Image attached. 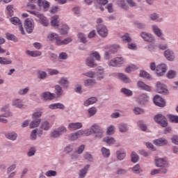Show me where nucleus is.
<instances>
[{
  "label": "nucleus",
  "mask_w": 178,
  "mask_h": 178,
  "mask_svg": "<svg viewBox=\"0 0 178 178\" xmlns=\"http://www.w3.org/2000/svg\"><path fill=\"white\" fill-rule=\"evenodd\" d=\"M41 123V119H36L32 121L29 125L31 129H34L35 127H38L40 124Z\"/></svg>",
  "instance_id": "obj_34"
},
{
  "label": "nucleus",
  "mask_w": 178,
  "mask_h": 178,
  "mask_svg": "<svg viewBox=\"0 0 178 178\" xmlns=\"http://www.w3.org/2000/svg\"><path fill=\"white\" fill-rule=\"evenodd\" d=\"M91 130L93 131V133H95L96 138H102L104 136V131H102L101 127H99L97 124H94L91 127Z\"/></svg>",
  "instance_id": "obj_7"
},
{
  "label": "nucleus",
  "mask_w": 178,
  "mask_h": 178,
  "mask_svg": "<svg viewBox=\"0 0 178 178\" xmlns=\"http://www.w3.org/2000/svg\"><path fill=\"white\" fill-rule=\"evenodd\" d=\"M25 29L27 33H33V30H34V21L33 19L28 18L25 20Z\"/></svg>",
  "instance_id": "obj_8"
},
{
  "label": "nucleus",
  "mask_w": 178,
  "mask_h": 178,
  "mask_svg": "<svg viewBox=\"0 0 178 178\" xmlns=\"http://www.w3.org/2000/svg\"><path fill=\"white\" fill-rule=\"evenodd\" d=\"M121 92H123L125 95H127L128 97H131L133 95V92L130 90L129 89L122 88L121 89Z\"/></svg>",
  "instance_id": "obj_44"
},
{
  "label": "nucleus",
  "mask_w": 178,
  "mask_h": 178,
  "mask_svg": "<svg viewBox=\"0 0 178 178\" xmlns=\"http://www.w3.org/2000/svg\"><path fill=\"white\" fill-rule=\"evenodd\" d=\"M133 173H135V175H138L140 173H143V170L141 169V166H140V164L135 165L132 169H131Z\"/></svg>",
  "instance_id": "obj_31"
},
{
  "label": "nucleus",
  "mask_w": 178,
  "mask_h": 178,
  "mask_svg": "<svg viewBox=\"0 0 178 178\" xmlns=\"http://www.w3.org/2000/svg\"><path fill=\"white\" fill-rule=\"evenodd\" d=\"M167 118L171 123H178V115H173L172 114L168 115Z\"/></svg>",
  "instance_id": "obj_37"
},
{
  "label": "nucleus",
  "mask_w": 178,
  "mask_h": 178,
  "mask_svg": "<svg viewBox=\"0 0 178 178\" xmlns=\"http://www.w3.org/2000/svg\"><path fill=\"white\" fill-rule=\"evenodd\" d=\"M118 76L119 79L123 81V83H131V81L130 80V78H129L127 76L124 75V74L118 73Z\"/></svg>",
  "instance_id": "obj_27"
},
{
  "label": "nucleus",
  "mask_w": 178,
  "mask_h": 178,
  "mask_svg": "<svg viewBox=\"0 0 178 178\" xmlns=\"http://www.w3.org/2000/svg\"><path fill=\"white\" fill-rule=\"evenodd\" d=\"M90 168L89 165H87L83 169H82L79 172V177L80 178H83L86 175H87V170H88V168Z\"/></svg>",
  "instance_id": "obj_40"
},
{
  "label": "nucleus",
  "mask_w": 178,
  "mask_h": 178,
  "mask_svg": "<svg viewBox=\"0 0 178 178\" xmlns=\"http://www.w3.org/2000/svg\"><path fill=\"white\" fill-rule=\"evenodd\" d=\"M113 66H120V65H123V58L117 57L113 60Z\"/></svg>",
  "instance_id": "obj_30"
},
{
  "label": "nucleus",
  "mask_w": 178,
  "mask_h": 178,
  "mask_svg": "<svg viewBox=\"0 0 178 178\" xmlns=\"http://www.w3.org/2000/svg\"><path fill=\"white\" fill-rule=\"evenodd\" d=\"M150 19L152 20H154V22H158L159 23H161V22H163V18L159 17V15L156 13H153L150 15Z\"/></svg>",
  "instance_id": "obj_29"
},
{
  "label": "nucleus",
  "mask_w": 178,
  "mask_h": 178,
  "mask_svg": "<svg viewBox=\"0 0 178 178\" xmlns=\"http://www.w3.org/2000/svg\"><path fill=\"white\" fill-rule=\"evenodd\" d=\"M26 54L29 55V56H33V58H35L37 56H41L42 53L40 51H30L27 50L26 51Z\"/></svg>",
  "instance_id": "obj_25"
},
{
  "label": "nucleus",
  "mask_w": 178,
  "mask_h": 178,
  "mask_svg": "<svg viewBox=\"0 0 178 178\" xmlns=\"http://www.w3.org/2000/svg\"><path fill=\"white\" fill-rule=\"evenodd\" d=\"M164 56L168 60H175V53L170 49H167L164 51Z\"/></svg>",
  "instance_id": "obj_19"
},
{
  "label": "nucleus",
  "mask_w": 178,
  "mask_h": 178,
  "mask_svg": "<svg viewBox=\"0 0 178 178\" xmlns=\"http://www.w3.org/2000/svg\"><path fill=\"white\" fill-rule=\"evenodd\" d=\"M83 127V124L81 122H72L68 124L69 130H79Z\"/></svg>",
  "instance_id": "obj_17"
},
{
  "label": "nucleus",
  "mask_w": 178,
  "mask_h": 178,
  "mask_svg": "<svg viewBox=\"0 0 178 178\" xmlns=\"http://www.w3.org/2000/svg\"><path fill=\"white\" fill-rule=\"evenodd\" d=\"M58 83L65 88H67L69 87V81H67V79L66 78H61Z\"/></svg>",
  "instance_id": "obj_36"
},
{
  "label": "nucleus",
  "mask_w": 178,
  "mask_h": 178,
  "mask_svg": "<svg viewBox=\"0 0 178 178\" xmlns=\"http://www.w3.org/2000/svg\"><path fill=\"white\" fill-rule=\"evenodd\" d=\"M155 165L156 168H169V163L166 157L156 159Z\"/></svg>",
  "instance_id": "obj_3"
},
{
  "label": "nucleus",
  "mask_w": 178,
  "mask_h": 178,
  "mask_svg": "<svg viewBox=\"0 0 178 178\" xmlns=\"http://www.w3.org/2000/svg\"><path fill=\"white\" fill-rule=\"evenodd\" d=\"M154 122L160 124L161 127H168V120L166 117L162 114H157L154 117Z\"/></svg>",
  "instance_id": "obj_1"
},
{
  "label": "nucleus",
  "mask_w": 178,
  "mask_h": 178,
  "mask_svg": "<svg viewBox=\"0 0 178 178\" xmlns=\"http://www.w3.org/2000/svg\"><path fill=\"white\" fill-rule=\"evenodd\" d=\"M7 10L8 12V15L10 17L13 16V6H12V5L8 6Z\"/></svg>",
  "instance_id": "obj_62"
},
{
  "label": "nucleus",
  "mask_w": 178,
  "mask_h": 178,
  "mask_svg": "<svg viewBox=\"0 0 178 178\" xmlns=\"http://www.w3.org/2000/svg\"><path fill=\"white\" fill-rule=\"evenodd\" d=\"M154 102L156 106H160L161 108H163V106H166V102H165V99L161 97L159 95H156L154 97Z\"/></svg>",
  "instance_id": "obj_10"
},
{
  "label": "nucleus",
  "mask_w": 178,
  "mask_h": 178,
  "mask_svg": "<svg viewBox=\"0 0 178 178\" xmlns=\"http://www.w3.org/2000/svg\"><path fill=\"white\" fill-rule=\"evenodd\" d=\"M97 33L101 37H106L108 35V29L104 25H100L97 28Z\"/></svg>",
  "instance_id": "obj_15"
},
{
  "label": "nucleus",
  "mask_w": 178,
  "mask_h": 178,
  "mask_svg": "<svg viewBox=\"0 0 178 178\" xmlns=\"http://www.w3.org/2000/svg\"><path fill=\"white\" fill-rule=\"evenodd\" d=\"M116 155L119 161H123L126 158V150L124 149H120L116 152Z\"/></svg>",
  "instance_id": "obj_20"
},
{
  "label": "nucleus",
  "mask_w": 178,
  "mask_h": 178,
  "mask_svg": "<svg viewBox=\"0 0 178 178\" xmlns=\"http://www.w3.org/2000/svg\"><path fill=\"white\" fill-rule=\"evenodd\" d=\"M134 112L135 115H141V113H144V111L143 109H141L140 108L136 107L134 109Z\"/></svg>",
  "instance_id": "obj_58"
},
{
  "label": "nucleus",
  "mask_w": 178,
  "mask_h": 178,
  "mask_svg": "<svg viewBox=\"0 0 178 178\" xmlns=\"http://www.w3.org/2000/svg\"><path fill=\"white\" fill-rule=\"evenodd\" d=\"M13 105L14 106H17V108H23V104H22V101L20 99H16L13 102Z\"/></svg>",
  "instance_id": "obj_49"
},
{
  "label": "nucleus",
  "mask_w": 178,
  "mask_h": 178,
  "mask_svg": "<svg viewBox=\"0 0 178 178\" xmlns=\"http://www.w3.org/2000/svg\"><path fill=\"white\" fill-rule=\"evenodd\" d=\"M137 86L140 90H145V91H151V87L144 83V82L141 81H138Z\"/></svg>",
  "instance_id": "obj_22"
},
{
  "label": "nucleus",
  "mask_w": 178,
  "mask_h": 178,
  "mask_svg": "<svg viewBox=\"0 0 178 178\" xmlns=\"http://www.w3.org/2000/svg\"><path fill=\"white\" fill-rule=\"evenodd\" d=\"M6 137L8 138V140H12L13 141H15V140L17 138V134L16 133L12 132L10 134H7L6 135Z\"/></svg>",
  "instance_id": "obj_41"
},
{
  "label": "nucleus",
  "mask_w": 178,
  "mask_h": 178,
  "mask_svg": "<svg viewBox=\"0 0 178 178\" xmlns=\"http://www.w3.org/2000/svg\"><path fill=\"white\" fill-rule=\"evenodd\" d=\"M118 129L120 133H126L129 130V125L124 123H120L118 124Z\"/></svg>",
  "instance_id": "obj_28"
},
{
  "label": "nucleus",
  "mask_w": 178,
  "mask_h": 178,
  "mask_svg": "<svg viewBox=\"0 0 178 178\" xmlns=\"http://www.w3.org/2000/svg\"><path fill=\"white\" fill-rule=\"evenodd\" d=\"M152 29L153 30V33H154L155 35H157V37H162V35L163 34L162 33V30L158 27L156 25H153L152 26Z\"/></svg>",
  "instance_id": "obj_23"
},
{
  "label": "nucleus",
  "mask_w": 178,
  "mask_h": 178,
  "mask_svg": "<svg viewBox=\"0 0 178 178\" xmlns=\"http://www.w3.org/2000/svg\"><path fill=\"white\" fill-rule=\"evenodd\" d=\"M140 155H143V156H149L151 153L149 152H147L144 149L139 150Z\"/></svg>",
  "instance_id": "obj_61"
},
{
  "label": "nucleus",
  "mask_w": 178,
  "mask_h": 178,
  "mask_svg": "<svg viewBox=\"0 0 178 178\" xmlns=\"http://www.w3.org/2000/svg\"><path fill=\"white\" fill-rule=\"evenodd\" d=\"M10 22L12 23V24H14L15 26H19V31H21V33L24 35L26 34V32H24V29H23V25L22 24V22L17 17H13L10 19Z\"/></svg>",
  "instance_id": "obj_4"
},
{
  "label": "nucleus",
  "mask_w": 178,
  "mask_h": 178,
  "mask_svg": "<svg viewBox=\"0 0 178 178\" xmlns=\"http://www.w3.org/2000/svg\"><path fill=\"white\" fill-rule=\"evenodd\" d=\"M88 113L90 116H94L97 113V108L95 107H92L88 109Z\"/></svg>",
  "instance_id": "obj_59"
},
{
  "label": "nucleus",
  "mask_w": 178,
  "mask_h": 178,
  "mask_svg": "<svg viewBox=\"0 0 178 178\" xmlns=\"http://www.w3.org/2000/svg\"><path fill=\"white\" fill-rule=\"evenodd\" d=\"M168 168L169 167H161V168L159 169L160 175H166L168 172Z\"/></svg>",
  "instance_id": "obj_63"
},
{
  "label": "nucleus",
  "mask_w": 178,
  "mask_h": 178,
  "mask_svg": "<svg viewBox=\"0 0 178 178\" xmlns=\"http://www.w3.org/2000/svg\"><path fill=\"white\" fill-rule=\"evenodd\" d=\"M60 37L56 33H50L47 36L48 41H55L56 45L59 43Z\"/></svg>",
  "instance_id": "obj_18"
},
{
  "label": "nucleus",
  "mask_w": 178,
  "mask_h": 178,
  "mask_svg": "<svg viewBox=\"0 0 178 178\" xmlns=\"http://www.w3.org/2000/svg\"><path fill=\"white\" fill-rule=\"evenodd\" d=\"M84 84L86 87H92L95 84V81L94 79H87L85 81Z\"/></svg>",
  "instance_id": "obj_43"
},
{
  "label": "nucleus",
  "mask_w": 178,
  "mask_h": 178,
  "mask_svg": "<svg viewBox=\"0 0 178 178\" xmlns=\"http://www.w3.org/2000/svg\"><path fill=\"white\" fill-rule=\"evenodd\" d=\"M42 97L44 99H54V98H55V94L49 92H45L42 93Z\"/></svg>",
  "instance_id": "obj_33"
},
{
  "label": "nucleus",
  "mask_w": 178,
  "mask_h": 178,
  "mask_svg": "<svg viewBox=\"0 0 178 178\" xmlns=\"http://www.w3.org/2000/svg\"><path fill=\"white\" fill-rule=\"evenodd\" d=\"M55 90H56V95H58V97H59L60 95H62L63 92L62 90V87H60L59 85H56L55 86Z\"/></svg>",
  "instance_id": "obj_50"
},
{
  "label": "nucleus",
  "mask_w": 178,
  "mask_h": 178,
  "mask_svg": "<svg viewBox=\"0 0 178 178\" xmlns=\"http://www.w3.org/2000/svg\"><path fill=\"white\" fill-rule=\"evenodd\" d=\"M96 102H97V97H90L84 102V106H88L90 105H92V104H95Z\"/></svg>",
  "instance_id": "obj_35"
},
{
  "label": "nucleus",
  "mask_w": 178,
  "mask_h": 178,
  "mask_svg": "<svg viewBox=\"0 0 178 178\" xmlns=\"http://www.w3.org/2000/svg\"><path fill=\"white\" fill-rule=\"evenodd\" d=\"M149 101V97L147 94H141L137 99V102L140 105H145Z\"/></svg>",
  "instance_id": "obj_11"
},
{
  "label": "nucleus",
  "mask_w": 178,
  "mask_h": 178,
  "mask_svg": "<svg viewBox=\"0 0 178 178\" xmlns=\"http://www.w3.org/2000/svg\"><path fill=\"white\" fill-rule=\"evenodd\" d=\"M70 42H72V39L70 38H66L64 40H60V38L58 45H67V44H70Z\"/></svg>",
  "instance_id": "obj_46"
},
{
  "label": "nucleus",
  "mask_w": 178,
  "mask_h": 178,
  "mask_svg": "<svg viewBox=\"0 0 178 178\" xmlns=\"http://www.w3.org/2000/svg\"><path fill=\"white\" fill-rule=\"evenodd\" d=\"M40 128L42 130L47 131L49 130V129H51V125H49V122H48L47 121H44L41 123Z\"/></svg>",
  "instance_id": "obj_39"
},
{
  "label": "nucleus",
  "mask_w": 178,
  "mask_h": 178,
  "mask_svg": "<svg viewBox=\"0 0 178 178\" xmlns=\"http://www.w3.org/2000/svg\"><path fill=\"white\" fill-rule=\"evenodd\" d=\"M51 24L53 27H59V17L58 15L51 17Z\"/></svg>",
  "instance_id": "obj_26"
},
{
  "label": "nucleus",
  "mask_w": 178,
  "mask_h": 178,
  "mask_svg": "<svg viewBox=\"0 0 178 178\" xmlns=\"http://www.w3.org/2000/svg\"><path fill=\"white\" fill-rule=\"evenodd\" d=\"M176 76V71L175 70H170L167 74L168 79H175Z\"/></svg>",
  "instance_id": "obj_52"
},
{
  "label": "nucleus",
  "mask_w": 178,
  "mask_h": 178,
  "mask_svg": "<svg viewBox=\"0 0 178 178\" xmlns=\"http://www.w3.org/2000/svg\"><path fill=\"white\" fill-rule=\"evenodd\" d=\"M156 91L159 94H163V95H168L169 94V90H168L166 85L161 82H157L156 83Z\"/></svg>",
  "instance_id": "obj_5"
},
{
  "label": "nucleus",
  "mask_w": 178,
  "mask_h": 178,
  "mask_svg": "<svg viewBox=\"0 0 178 178\" xmlns=\"http://www.w3.org/2000/svg\"><path fill=\"white\" fill-rule=\"evenodd\" d=\"M67 131V129L65 127H60L58 128V130H54L51 133V138H58L59 136H62L63 133H66Z\"/></svg>",
  "instance_id": "obj_6"
},
{
  "label": "nucleus",
  "mask_w": 178,
  "mask_h": 178,
  "mask_svg": "<svg viewBox=\"0 0 178 178\" xmlns=\"http://www.w3.org/2000/svg\"><path fill=\"white\" fill-rule=\"evenodd\" d=\"M28 12H29L31 15H33V16H36V17H38L42 26L47 27L49 24V21H48L47 17L40 14V13L31 10H28Z\"/></svg>",
  "instance_id": "obj_2"
},
{
  "label": "nucleus",
  "mask_w": 178,
  "mask_h": 178,
  "mask_svg": "<svg viewBox=\"0 0 178 178\" xmlns=\"http://www.w3.org/2000/svg\"><path fill=\"white\" fill-rule=\"evenodd\" d=\"M45 175L47 176V177H51L52 176H56L57 172L54 170H49L46 172Z\"/></svg>",
  "instance_id": "obj_56"
},
{
  "label": "nucleus",
  "mask_w": 178,
  "mask_h": 178,
  "mask_svg": "<svg viewBox=\"0 0 178 178\" xmlns=\"http://www.w3.org/2000/svg\"><path fill=\"white\" fill-rule=\"evenodd\" d=\"M127 2L130 8H136L137 6V3L134 0H127Z\"/></svg>",
  "instance_id": "obj_57"
},
{
  "label": "nucleus",
  "mask_w": 178,
  "mask_h": 178,
  "mask_svg": "<svg viewBox=\"0 0 178 178\" xmlns=\"http://www.w3.org/2000/svg\"><path fill=\"white\" fill-rule=\"evenodd\" d=\"M83 134H84V131L79 130L76 133L72 134L70 136V140H77V138H80V137H81Z\"/></svg>",
  "instance_id": "obj_21"
},
{
  "label": "nucleus",
  "mask_w": 178,
  "mask_h": 178,
  "mask_svg": "<svg viewBox=\"0 0 178 178\" xmlns=\"http://www.w3.org/2000/svg\"><path fill=\"white\" fill-rule=\"evenodd\" d=\"M37 3L40 8H43L44 12H47L49 9V2L47 1L38 0Z\"/></svg>",
  "instance_id": "obj_16"
},
{
  "label": "nucleus",
  "mask_w": 178,
  "mask_h": 178,
  "mask_svg": "<svg viewBox=\"0 0 178 178\" xmlns=\"http://www.w3.org/2000/svg\"><path fill=\"white\" fill-rule=\"evenodd\" d=\"M140 77H143L144 79H151V75H149V74L145 71H140Z\"/></svg>",
  "instance_id": "obj_54"
},
{
  "label": "nucleus",
  "mask_w": 178,
  "mask_h": 178,
  "mask_svg": "<svg viewBox=\"0 0 178 178\" xmlns=\"http://www.w3.org/2000/svg\"><path fill=\"white\" fill-rule=\"evenodd\" d=\"M121 38L122 41H125V42H131V38H130V35L129 33H125L121 37Z\"/></svg>",
  "instance_id": "obj_47"
},
{
  "label": "nucleus",
  "mask_w": 178,
  "mask_h": 178,
  "mask_svg": "<svg viewBox=\"0 0 178 178\" xmlns=\"http://www.w3.org/2000/svg\"><path fill=\"white\" fill-rule=\"evenodd\" d=\"M12 63L11 60H8L6 58L0 57V65H10Z\"/></svg>",
  "instance_id": "obj_45"
},
{
  "label": "nucleus",
  "mask_w": 178,
  "mask_h": 178,
  "mask_svg": "<svg viewBox=\"0 0 178 178\" xmlns=\"http://www.w3.org/2000/svg\"><path fill=\"white\" fill-rule=\"evenodd\" d=\"M138 126H139V127L142 130V131H145L147 130V125L143 123V121H139L138 122Z\"/></svg>",
  "instance_id": "obj_55"
},
{
  "label": "nucleus",
  "mask_w": 178,
  "mask_h": 178,
  "mask_svg": "<svg viewBox=\"0 0 178 178\" xmlns=\"http://www.w3.org/2000/svg\"><path fill=\"white\" fill-rule=\"evenodd\" d=\"M1 111L6 113H4L3 115H0V122H1L2 123H6V119L2 118H9V116H12V113H8V106L3 107L1 108Z\"/></svg>",
  "instance_id": "obj_12"
},
{
  "label": "nucleus",
  "mask_w": 178,
  "mask_h": 178,
  "mask_svg": "<svg viewBox=\"0 0 178 178\" xmlns=\"http://www.w3.org/2000/svg\"><path fill=\"white\" fill-rule=\"evenodd\" d=\"M78 38H79L81 42H83L84 44L85 42H87V40L86 39V35H84V34L83 33H79Z\"/></svg>",
  "instance_id": "obj_60"
},
{
  "label": "nucleus",
  "mask_w": 178,
  "mask_h": 178,
  "mask_svg": "<svg viewBox=\"0 0 178 178\" xmlns=\"http://www.w3.org/2000/svg\"><path fill=\"white\" fill-rule=\"evenodd\" d=\"M131 162H133L134 163H137V162L140 161V156H138V154H137V153H136V152H131Z\"/></svg>",
  "instance_id": "obj_32"
},
{
  "label": "nucleus",
  "mask_w": 178,
  "mask_h": 178,
  "mask_svg": "<svg viewBox=\"0 0 178 178\" xmlns=\"http://www.w3.org/2000/svg\"><path fill=\"white\" fill-rule=\"evenodd\" d=\"M102 154L104 158H108L111 155V151L105 147L102 148Z\"/></svg>",
  "instance_id": "obj_42"
},
{
  "label": "nucleus",
  "mask_w": 178,
  "mask_h": 178,
  "mask_svg": "<svg viewBox=\"0 0 178 178\" xmlns=\"http://www.w3.org/2000/svg\"><path fill=\"white\" fill-rule=\"evenodd\" d=\"M168 70V67L165 64H161L156 66V74L157 76H163Z\"/></svg>",
  "instance_id": "obj_9"
},
{
  "label": "nucleus",
  "mask_w": 178,
  "mask_h": 178,
  "mask_svg": "<svg viewBox=\"0 0 178 178\" xmlns=\"http://www.w3.org/2000/svg\"><path fill=\"white\" fill-rule=\"evenodd\" d=\"M117 4L120 8H121V9H123L124 10H129V6L126 4V1L118 0Z\"/></svg>",
  "instance_id": "obj_24"
},
{
  "label": "nucleus",
  "mask_w": 178,
  "mask_h": 178,
  "mask_svg": "<svg viewBox=\"0 0 178 178\" xmlns=\"http://www.w3.org/2000/svg\"><path fill=\"white\" fill-rule=\"evenodd\" d=\"M171 141L173 144H175V145H178V136L177 135H174L171 138Z\"/></svg>",
  "instance_id": "obj_64"
},
{
  "label": "nucleus",
  "mask_w": 178,
  "mask_h": 178,
  "mask_svg": "<svg viewBox=\"0 0 178 178\" xmlns=\"http://www.w3.org/2000/svg\"><path fill=\"white\" fill-rule=\"evenodd\" d=\"M67 31H69V27L67 25H63V28L60 30V33L62 34V35L67 34Z\"/></svg>",
  "instance_id": "obj_51"
},
{
  "label": "nucleus",
  "mask_w": 178,
  "mask_h": 178,
  "mask_svg": "<svg viewBox=\"0 0 178 178\" xmlns=\"http://www.w3.org/2000/svg\"><path fill=\"white\" fill-rule=\"evenodd\" d=\"M94 58H88L86 60V65L87 66H88L89 67H95V66H97V64H95L94 63Z\"/></svg>",
  "instance_id": "obj_38"
},
{
  "label": "nucleus",
  "mask_w": 178,
  "mask_h": 178,
  "mask_svg": "<svg viewBox=\"0 0 178 178\" xmlns=\"http://www.w3.org/2000/svg\"><path fill=\"white\" fill-rule=\"evenodd\" d=\"M127 173H129V172L126 169L119 168L117 170V175H118V176H124V175H127Z\"/></svg>",
  "instance_id": "obj_48"
},
{
  "label": "nucleus",
  "mask_w": 178,
  "mask_h": 178,
  "mask_svg": "<svg viewBox=\"0 0 178 178\" xmlns=\"http://www.w3.org/2000/svg\"><path fill=\"white\" fill-rule=\"evenodd\" d=\"M6 37L7 40H10V41H17V38L10 33H6Z\"/></svg>",
  "instance_id": "obj_53"
},
{
  "label": "nucleus",
  "mask_w": 178,
  "mask_h": 178,
  "mask_svg": "<svg viewBox=\"0 0 178 178\" xmlns=\"http://www.w3.org/2000/svg\"><path fill=\"white\" fill-rule=\"evenodd\" d=\"M168 140L165 138H159L154 140V144L157 147H163V145H168Z\"/></svg>",
  "instance_id": "obj_14"
},
{
  "label": "nucleus",
  "mask_w": 178,
  "mask_h": 178,
  "mask_svg": "<svg viewBox=\"0 0 178 178\" xmlns=\"http://www.w3.org/2000/svg\"><path fill=\"white\" fill-rule=\"evenodd\" d=\"M140 37H142L143 39L147 42H152V41L155 40V38H154V35H152V34L147 33L146 32H142L140 33Z\"/></svg>",
  "instance_id": "obj_13"
}]
</instances>
